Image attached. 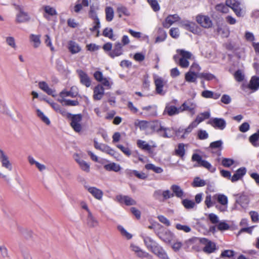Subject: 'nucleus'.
<instances>
[{
    "instance_id": "obj_22",
    "label": "nucleus",
    "mask_w": 259,
    "mask_h": 259,
    "mask_svg": "<svg viewBox=\"0 0 259 259\" xmlns=\"http://www.w3.org/2000/svg\"><path fill=\"white\" fill-rule=\"evenodd\" d=\"M39 88L46 92L49 95H51L53 97H55V91L51 89L48 83L45 81H40L38 83Z\"/></svg>"
},
{
    "instance_id": "obj_32",
    "label": "nucleus",
    "mask_w": 259,
    "mask_h": 259,
    "mask_svg": "<svg viewBox=\"0 0 259 259\" xmlns=\"http://www.w3.org/2000/svg\"><path fill=\"white\" fill-rule=\"evenodd\" d=\"M213 200H217L222 205H227L228 200L227 197L222 194H216L212 196Z\"/></svg>"
},
{
    "instance_id": "obj_33",
    "label": "nucleus",
    "mask_w": 259,
    "mask_h": 259,
    "mask_svg": "<svg viewBox=\"0 0 259 259\" xmlns=\"http://www.w3.org/2000/svg\"><path fill=\"white\" fill-rule=\"evenodd\" d=\"M30 41L34 48H38L41 44L40 35L31 34L29 36Z\"/></svg>"
},
{
    "instance_id": "obj_48",
    "label": "nucleus",
    "mask_w": 259,
    "mask_h": 259,
    "mask_svg": "<svg viewBox=\"0 0 259 259\" xmlns=\"http://www.w3.org/2000/svg\"><path fill=\"white\" fill-rule=\"evenodd\" d=\"M36 113L37 116L47 125H50L51 123L50 120L49 118L46 116L44 113L39 109L36 110Z\"/></svg>"
},
{
    "instance_id": "obj_63",
    "label": "nucleus",
    "mask_w": 259,
    "mask_h": 259,
    "mask_svg": "<svg viewBox=\"0 0 259 259\" xmlns=\"http://www.w3.org/2000/svg\"><path fill=\"white\" fill-rule=\"evenodd\" d=\"M182 203L184 207L187 209L192 208L195 206V203L192 200L184 199L182 201Z\"/></svg>"
},
{
    "instance_id": "obj_30",
    "label": "nucleus",
    "mask_w": 259,
    "mask_h": 259,
    "mask_svg": "<svg viewBox=\"0 0 259 259\" xmlns=\"http://www.w3.org/2000/svg\"><path fill=\"white\" fill-rule=\"evenodd\" d=\"M246 169L244 167H241L239 168L232 177L231 181L232 182L237 181L246 174Z\"/></svg>"
},
{
    "instance_id": "obj_50",
    "label": "nucleus",
    "mask_w": 259,
    "mask_h": 259,
    "mask_svg": "<svg viewBox=\"0 0 259 259\" xmlns=\"http://www.w3.org/2000/svg\"><path fill=\"white\" fill-rule=\"evenodd\" d=\"M234 163L235 161L233 159L228 158H223L221 162L222 165L225 167H229Z\"/></svg>"
},
{
    "instance_id": "obj_23",
    "label": "nucleus",
    "mask_w": 259,
    "mask_h": 259,
    "mask_svg": "<svg viewBox=\"0 0 259 259\" xmlns=\"http://www.w3.org/2000/svg\"><path fill=\"white\" fill-rule=\"evenodd\" d=\"M196 127L197 126L192 122L186 128L183 129L180 128L178 129V130L176 132V135L177 136H180V134L183 133L181 137L184 138L186 135L191 133L193 129Z\"/></svg>"
},
{
    "instance_id": "obj_31",
    "label": "nucleus",
    "mask_w": 259,
    "mask_h": 259,
    "mask_svg": "<svg viewBox=\"0 0 259 259\" xmlns=\"http://www.w3.org/2000/svg\"><path fill=\"white\" fill-rule=\"evenodd\" d=\"M222 144L223 142L221 140H218L215 142H213L210 144L208 149H210L211 150L213 149H218V154L219 155H220L221 153V151L222 149ZM211 152L214 153V152L211 151Z\"/></svg>"
},
{
    "instance_id": "obj_6",
    "label": "nucleus",
    "mask_w": 259,
    "mask_h": 259,
    "mask_svg": "<svg viewBox=\"0 0 259 259\" xmlns=\"http://www.w3.org/2000/svg\"><path fill=\"white\" fill-rule=\"evenodd\" d=\"M81 120L82 115L81 114L73 115L71 118L70 125L74 131L77 133L80 132L82 130Z\"/></svg>"
},
{
    "instance_id": "obj_64",
    "label": "nucleus",
    "mask_w": 259,
    "mask_h": 259,
    "mask_svg": "<svg viewBox=\"0 0 259 259\" xmlns=\"http://www.w3.org/2000/svg\"><path fill=\"white\" fill-rule=\"evenodd\" d=\"M159 34L160 35L156 38V42H162L164 41L166 38L167 34L165 31L162 30H160Z\"/></svg>"
},
{
    "instance_id": "obj_59",
    "label": "nucleus",
    "mask_w": 259,
    "mask_h": 259,
    "mask_svg": "<svg viewBox=\"0 0 259 259\" xmlns=\"http://www.w3.org/2000/svg\"><path fill=\"white\" fill-rule=\"evenodd\" d=\"M103 147L101 151L105 152L111 156H114L115 155V151L110 147L105 144Z\"/></svg>"
},
{
    "instance_id": "obj_40",
    "label": "nucleus",
    "mask_w": 259,
    "mask_h": 259,
    "mask_svg": "<svg viewBox=\"0 0 259 259\" xmlns=\"http://www.w3.org/2000/svg\"><path fill=\"white\" fill-rule=\"evenodd\" d=\"M137 145L139 148L143 150L150 151L151 150V146L145 141L138 140L137 141Z\"/></svg>"
},
{
    "instance_id": "obj_27",
    "label": "nucleus",
    "mask_w": 259,
    "mask_h": 259,
    "mask_svg": "<svg viewBox=\"0 0 259 259\" xmlns=\"http://www.w3.org/2000/svg\"><path fill=\"white\" fill-rule=\"evenodd\" d=\"M117 198L120 202L124 203L126 205H134L137 203L134 199L128 196H119Z\"/></svg>"
},
{
    "instance_id": "obj_9",
    "label": "nucleus",
    "mask_w": 259,
    "mask_h": 259,
    "mask_svg": "<svg viewBox=\"0 0 259 259\" xmlns=\"http://www.w3.org/2000/svg\"><path fill=\"white\" fill-rule=\"evenodd\" d=\"M207 123L211 125L213 127L221 130H224L226 125V121L221 118H211L207 122Z\"/></svg>"
},
{
    "instance_id": "obj_47",
    "label": "nucleus",
    "mask_w": 259,
    "mask_h": 259,
    "mask_svg": "<svg viewBox=\"0 0 259 259\" xmlns=\"http://www.w3.org/2000/svg\"><path fill=\"white\" fill-rule=\"evenodd\" d=\"M145 167L148 170H152L157 174H161L163 172V169L161 167L156 166L153 164H147Z\"/></svg>"
},
{
    "instance_id": "obj_39",
    "label": "nucleus",
    "mask_w": 259,
    "mask_h": 259,
    "mask_svg": "<svg viewBox=\"0 0 259 259\" xmlns=\"http://www.w3.org/2000/svg\"><path fill=\"white\" fill-rule=\"evenodd\" d=\"M236 202L239 203L242 207H246L249 202V198L245 195H241L239 196Z\"/></svg>"
},
{
    "instance_id": "obj_11",
    "label": "nucleus",
    "mask_w": 259,
    "mask_h": 259,
    "mask_svg": "<svg viewBox=\"0 0 259 259\" xmlns=\"http://www.w3.org/2000/svg\"><path fill=\"white\" fill-rule=\"evenodd\" d=\"M154 79L156 93L158 94L163 95L165 93L163 92L162 88L166 83L167 81L158 76H155Z\"/></svg>"
},
{
    "instance_id": "obj_29",
    "label": "nucleus",
    "mask_w": 259,
    "mask_h": 259,
    "mask_svg": "<svg viewBox=\"0 0 259 259\" xmlns=\"http://www.w3.org/2000/svg\"><path fill=\"white\" fill-rule=\"evenodd\" d=\"M210 117V113L209 112H205L198 114L195 120L192 122L196 126L203 120L206 119H208Z\"/></svg>"
},
{
    "instance_id": "obj_46",
    "label": "nucleus",
    "mask_w": 259,
    "mask_h": 259,
    "mask_svg": "<svg viewBox=\"0 0 259 259\" xmlns=\"http://www.w3.org/2000/svg\"><path fill=\"white\" fill-rule=\"evenodd\" d=\"M51 107L57 112L60 113L63 116H66L68 114L64 109L62 108L59 105H58V104H57L56 103L52 102L51 103Z\"/></svg>"
},
{
    "instance_id": "obj_18",
    "label": "nucleus",
    "mask_w": 259,
    "mask_h": 259,
    "mask_svg": "<svg viewBox=\"0 0 259 259\" xmlns=\"http://www.w3.org/2000/svg\"><path fill=\"white\" fill-rule=\"evenodd\" d=\"M196 20L203 27L209 28L212 26V22L207 16L203 15L198 16L196 17Z\"/></svg>"
},
{
    "instance_id": "obj_28",
    "label": "nucleus",
    "mask_w": 259,
    "mask_h": 259,
    "mask_svg": "<svg viewBox=\"0 0 259 259\" xmlns=\"http://www.w3.org/2000/svg\"><path fill=\"white\" fill-rule=\"evenodd\" d=\"M170 189L172 191L174 196L181 198L184 197V192L179 186L172 185L170 187Z\"/></svg>"
},
{
    "instance_id": "obj_44",
    "label": "nucleus",
    "mask_w": 259,
    "mask_h": 259,
    "mask_svg": "<svg viewBox=\"0 0 259 259\" xmlns=\"http://www.w3.org/2000/svg\"><path fill=\"white\" fill-rule=\"evenodd\" d=\"M201 96L205 98L217 99L220 97V94H214L212 91L205 90L202 92Z\"/></svg>"
},
{
    "instance_id": "obj_35",
    "label": "nucleus",
    "mask_w": 259,
    "mask_h": 259,
    "mask_svg": "<svg viewBox=\"0 0 259 259\" xmlns=\"http://www.w3.org/2000/svg\"><path fill=\"white\" fill-rule=\"evenodd\" d=\"M155 131L157 132L163 131V134L162 135V137L164 138H170L172 136L171 130L169 128H166L164 126L159 125L158 127H155Z\"/></svg>"
},
{
    "instance_id": "obj_51",
    "label": "nucleus",
    "mask_w": 259,
    "mask_h": 259,
    "mask_svg": "<svg viewBox=\"0 0 259 259\" xmlns=\"http://www.w3.org/2000/svg\"><path fill=\"white\" fill-rule=\"evenodd\" d=\"M205 185V181L199 177L195 178L192 184L194 187H203Z\"/></svg>"
},
{
    "instance_id": "obj_3",
    "label": "nucleus",
    "mask_w": 259,
    "mask_h": 259,
    "mask_svg": "<svg viewBox=\"0 0 259 259\" xmlns=\"http://www.w3.org/2000/svg\"><path fill=\"white\" fill-rule=\"evenodd\" d=\"M192 160L196 161L198 163L197 165H195V166H202L211 172H214L215 170V168L212 167L211 164L207 161L203 160L201 156L198 154H194L192 157Z\"/></svg>"
},
{
    "instance_id": "obj_42",
    "label": "nucleus",
    "mask_w": 259,
    "mask_h": 259,
    "mask_svg": "<svg viewBox=\"0 0 259 259\" xmlns=\"http://www.w3.org/2000/svg\"><path fill=\"white\" fill-rule=\"evenodd\" d=\"M249 142L254 147L259 146V130L249 137Z\"/></svg>"
},
{
    "instance_id": "obj_41",
    "label": "nucleus",
    "mask_w": 259,
    "mask_h": 259,
    "mask_svg": "<svg viewBox=\"0 0 259 259\" xmlns=\"http://www.w3.org/2000/svg\"><path fill=\"white\" fill-rule=\"evenodd\" d=\"M58 101L63 105L75 106L79 105V103L77 100H66L65 99H58Z\"/></svg>"
},
{
    "instance_id": "obj_62",
    "label": "nucleus",
    "mask_w": 259,
    "mask_h": 259,
    "mask_svg": "<svg viewBox=\"0 0 259 259\" xmlns=\"http://www.w3.org/2000/svg\"><path fill=\"white\" fill-rule=\"evenodd\" d=\"M118 229L122 235L125 237L126 239H130L132 238V235L128 233L122 226H118Z\"/></svg>"
},
{
    "instance_id": "obj_8",
    "label": "nucleus",
    "mask_w": 259,
    "mask_h": 259,
    "mask_svg": "<svg viewBox=\"0 0 259 259\" xmlns=\"http://www.w3.org/2000/svg\"><path fill=\"white\" fill-rule=\"evenodd\" d=\"M0 162L3 167L7 169L8 171L12 170V164L8 156L1 150H0Z\"/></svg>"
},
{
    "instance_id": "obj_10",
    "label": "nucleus",
    "mask_w": 259,
    "mask_h": 259,
    "mask_svg": "<svg viewBox=\"0 0 259 259\" xmlns=\"http://www.w3.org/2000/svg\"><path fill=\"white\" fill-rule=\"evenodd\" d=\"M158 237L166 243H170L175 237L174 234L170 231L164 230L157 234Z\"/></svg>"
},
{
    "instance_id": "obj_60",
    "label": "nucleus",
    "mask_w": 259,
    "mask_h": 259,
    "mask_svg": "<svg viewBox=\"0 0 259 259\" xmlns=\"http://www.w3.org/2000/svg\"><path fill=\"white\" fill-rule=\"evenodd\" d=\"M234 76L236 80L238 82L243 81L244 78V75L240 70L236 71L234 74Z\"/></svg>"
},
{
    "instance_id": "obj_17",
    "label": "nucleus",
    "mask_w": 259,
    "mask_h": 259,
    "mask_svg": "<svg viewBox=\"0 0 259 259\" xmlns=\"http://www.w3.org/2000/svg\"><path fill=\"white\" fill-rule=\"evenodd\" d=\"M180 113V107L177 108L174 105H170L169 104L166 105L164 110L163 111V115H168L169 116H172Z\"/></svg>"
},
{
    "instance_id": "obj_58",
    "label": "nucleus",
    "mask_w": 259,
    "mask_h": 259,
    "mask_svg": "<svg viewBox=\"0 0 259 259\" xmlns=\"http://www.w3.org/2000/svg\"><path fill=\"white\" fill-rule=\"evenodd\" d=\"M176 228L177 230L183 231L186 233H189L191 231V228L187 225H183L180 224H177Z\"/></svg>"
},
{
    "instance_id": "obj_37",
    "label": "nucleus",
    "mask_w": 259,
    "mask_h": 259,
    "mask_svg": "<svg viewBox=\"0 0 259 259\" xmlns=\"http://www.w3.org/2000/svg\"><path fill=\"white\" fill-rule=\"evenodd\" d=\"M198 73L192 72L190 71L185 74V80L189 82H195L197 77H198Z\"/></svg>"
},
{
    "instance_id": "obj_7",
    "label": "nucleus",
    "mask_w": 259,
    "mask_h": 259,
    "mask_svg": "<svg viewBox=\"0 0 259 259\" xmlns=\"http://www.w3.org/2000/svg\"><path fill=\"white\" fill-rule=\"evenodd\" d=\"M142 111L139 113L140 115L148 117H154L157 114V106L155 105L144 106L142 108Z\"/></svg>"
},
{
    "instance_id": "obj_49",
    "label": "nucleus",
    "mask_w": 259,
    "mask_h": 259,
    "mask_svg": "<svg viewBox=\"0 0 259 259\" xmlns=\"http://www.w3.org/2000/svg\"><path fill=\"white\" fill-rule=\"evenodd\" d=\"M77 95V93H75L74 92H72L71 91H67L66 90L62 91L60 93V99H65V97H75Z\"/></svg>"
},
{
    "instance_id": "obj_16",
    "label": "nucleus",
    "mask_w": 259,
    "mask_h": 259,
    "mask_svg": "<svg viewBox=\"0 0 259 259\" xmlns=\"http://www.w3.org/2000/svg\"><path fill=\"white\" fill-rule=\"evenodd\" d=\"M104 95V88L101 84L96 85L93 91V99L95 101L101 100Z\"/></svg>"
},
{
    "instance_id": "obj_1",
    "label": "nucleus",
    "mask_w": 259,
    "mask_h": 259,
    "mask_svg": "<svg viewBox=\"0 0 259 259\" xmlns=\"http://www.w3.org/2000/svg\"><path fill=\"white\" fill-rule=\"evenodd\" d=\"M145 245L152 253L160 259H169L167 254L158 243L149 236H143Z\"/></svg>"
},
{
    "instance_id": "obj_52",
    "label": "nucleus",
    "mask_w": 259,
    "mask_h": 259,
    "mask_svg": "<svg viewBox=\"0 0 259 259\" xmlns=\"http://www.w3.org/2000/svg\"><path fill=\"white\" fill-rule=\"evenodd\" d=\"M44 42L46 46L50 48L51 51L54 52L55 51L51 38L48 34H46L44 36Z\"/></svg>"
},
{
    "instance_id": "obj_12",
    "label": "nucleus",
    "mask_w": 259,
    "mask_h": 259,
    "mask_svg": "<svg viewBox=\"0 0 259 259\" xmlns=\"http://www.w3.org/2000/svg\"><path fill=\"white\" fill-rule=\"evenodd\" d=\"M76 72L79 77L81 83L87 88L90 87L91 85V79L87 73L80 69L77 70Z\"/></svg>"
},
{
    "instance_id": "obj_38",
    "label": "nucleus",
    "mask_w": 259,
    "mask_h": 259,
    "mask_svg": "<svg viewBox=\"0 0 259 259\" xmlns=\"http://www.w3.org/2000/svg\"><path fill=\"white\" fill-rule=\"evenodd\" d=\"M249 88L251 90L256 91L259 88V77L253 76L248 85Z\"/></svg>"
},
{
    "instance_id": "obj_21",
    "label": "nucleus",
    "mask_w": 259,
    "mask_h": 259,
    "mask_svg": "<svg viewBox=\"0 0 259 259\" xmlns=\"http://www.w3.org/2000/svg\"><path fill=\"white\" fill-rule=\"evenodd\" d=\"M180 19V17L177 14L170 15L168 16L164 22L163 23L164 27L168 28L175 22L178 21Z\"/></svg>"
},
{
    "instance_id": "obj_2",
    "label": "nucleus",
    "mask_w": 259,
    "mask_h": 259,
    "mask_svg": "<svg viewBox=\"0 0 259 259\" xmlns=\"http://www.w3.org/2000/svg\"><path fill=\"white\" fill-rule=\"evenodd\" d=\"M177 52L179 54L180 58H179L176 55L174 56V59L177 61L179 60V65L183 68H187L189 65V60L192 58V54L190 52L183 50H178Z\"/></svg>"
},
{
    "instance_id": "obj_34",
    "label": "nucleus",
    "mask_w": 259,
    "mask_h": 259,
    "mask_svg": "<svg viewBox=\"0 0 259 259\" xmlns=\"http://www.w3.org/2000/svg\"><path fill=\"white\" fill-rule=\"evenodd\" d=\"M68 50L72 54H76L79 52L81 48L75 41L70 40L68 42Z\"/></svg>"
},
{
    "instance_id": "obj_20",
    "label": "nucleus",
    "mask_w": 259,
    "mask_h": 259,
    "mask_svg": "<svg viewBox=\"0 0 259 259\" xmlns=\"http://www.w3.org/2000/svg\"><path fill=\"white\" fill-rule=\"evenodd\" d=\"M27 160L30 165H34L40 172H42L47 169V166L45 164L36 161L32 156L29 155L27 157Z\"/></svg>"
},
{
    "instance_id": "obj_55",
    "label": "nucleus",
    "mask_w": 259,
    "mask_h": 259,
    "mask_svg": "<svg viewBox=\"0 0 259 259\" xmlns=\"http://www.w3.org/2000/svg\"><path fill=\"white\" fill-rule=\"evenodd\" d=\"M185 145L183 143L179 144L178 145V148L176 149V155L183 157L185 155V150L184 148Z\"/></svg>"
},
{
    "instance_id": "obj_54",
    "label": "nucleus",
    "mask_w": 259,
    "mask_h": 259,
    "mask_svg": "<svg viewBox=\"0 0 259 259\" xmlns=\"http://www.w3.org/2000/svg\"><path fill=\"white\" fill-rule=\"evenodd\" d=\"M6 42L7 44L11 48L16 49L17 45L16 44L15 39L13 36H8L6 38Z\"/></svg>"
},
{
    "instance_id": "obj_56",
    "label": "nucleus",
    "mask_w": 259,
    "mask_h": 259,
    "mask_svg": "<svg viewBox=\"0 0 259 259\" xmlns=\"http://www.w3.org/2000/svg\"><path fill=\"white\" fill-rule=\"evenodd\" d=\"M117 11L118 13L119 16L120 17H121L122 15H124L127 16L130 15V13L127 10V9L123 6L118 7L117 9Z\"/></svg>"
},
{
    "instance_id": "obj_45",
    "label": "nucleus",
    "mask_w": 259,
    "mask_h": 259,
    "mask_svg": "<svg viewBox=\"0 0 259 259\" xmlns=\"http://www.w3.org/2000/svg\"><path fill=\"white\" fill-rule=\"evenodd\" d=\"M106 19L107 21H111L114 18V10L111 7H107L105 10Z\"/></svg>"
},
{
    "instance_id": "obj_25",
    "label": "nucleus",
    "mask_w": 259,
    "mask_h": 259,
    "mask_svg": "<svg viewBox=\"0 0 259 259\" xmlns=\"http://www.w3.org/2000/svg\"><path fill=\"white\" fill-rule=\"evenodd\" d=\"M196 104L190 101L185 102L181 107H180V112L188 110L193 112L196 108Z\"/></svg>"
},
{
    "instance_id": "obj_43",
    "label": "nucleus",
    "mask_w": 259,
    "mask_h": 259,
    "mask_svg": "<svg viewBox=\"0 0 259 259\" xmlns=\"http://www.w3.org/2000/svg\"><path fill=\"white\" fill-rule=\"evenodd\" d=\"M158 124H159V123L158 122L149 123L146 121H142L140 122V128L141 129H144L149 126L151 128L154 130L156 127H158Z\"/></svg>"
},
{
    "instance_id": "obj_13",
    "label": "nucleus",
    "mask_w": 259,
    "mask_h": 259,
    "mask_svg": "<svg viewBox=\"0 0 259 259\" xmlns=\"http://www.w3.org/2000/svg\"><path fill=\"white\" fill-rule=\"evenodd\" d=\"M75 161L78 163L80 168L86 172L90 171V165L81 158L78 154H74L73 156Z\"/></svg>"
},
{
    "instance_id": "obj_24",
    "label": "nucleus",
    "mask_w": 259,
    "mask_h": 259,
    "mask_svg": "<svg viewBox=\"0 0 259 259\" xmlns=\"http://www.w3.org/2000/svg\"><path fill=\"white\" fill-rule=\"evenodd\" d=\"M89 2L88 0H77L73 7V11L76 13H78L82 10L83 7H88Z\"/></svg>"
},
{
    "instance_id": "obj_19",
    "label": "nucleus",
    "mask_w": 259,
    "mask_h": 259,
    "mask_svg": "<svg viewBox=\"0 0 259 259\" xmlns=\"http://www.w3.org/2000/svg\"><path fill=\"white\" fill-rule=\"evenodd\" d=\"M30 19L31 17L27 13L20 10L16 15V22L18 23H26Z\"/></svg>"
},
{
    "instance_id": "obj_15",
    "label": "nucleus",
    "mask_w": 259,
    "mask_h": 259,
    "mask_svg": "<svg viewBox=\"0 0 259 259\" xmlns=\"http://www.w3.org/2000/svg\"><path fill=\"white\" fill-rule=\"evenodd\" d=\"M86 224L90 228H95L99 226V222L92 212L87 214Z\"/></svg>"
},
{
    "instance_id": "obj_5",
    "label": "nucleus",
    "mask_w": 259,
    "mask_h": 259,
    "mask_svg": "<svg viewBox=\"0 0 259 259\" xmlns=\"http://www.w3.org/2000/svg\"><path fill=\"white\" fill-rule=\"evenodd\" d=\"M199 244L204 246L203 251L206 253L213 252L216 249L215 243L206 238H200Z\"/></svg>"
},
{
    "instance_id": "obj_53",
    "label": "nucleus",
    "mask_w": 259,
    "mask_h": 259,
    "mask_svg": "<svg viewBox=\"0 0 259 259\" xmlns=\"http://www.w3.org/2000/svg\"><path fill=\"white\" fill-rule=\"evenodd\" d=\"M103 35L111 39L115 40V38H114L113 31L111 28L107 27L105 28L103 32Z\"/></svg>"
},
{
    "instance_id": "obj_26",
    "label": "nucleus",
    "mask_w": 259,
    "mask_h": 259,
    "mask_svg": "<svg viewBox=\"0 0 259 259\" xmlns=\"http://www.w3.org/2000/svg\"><path fill=\"white\" fill-rule=\"evenodd\" d=\"M122 46L120 42L115 43L114 49L109 53V55L112 58L119 56L122 54Z\"/></svg>"
},
{
    "instance_id": "obj_4",
    "label": "nucleus",
    "mask_w": 259,
    "mask_h": 259,
    "mask_svg": "<svg viewBox=\"0 0 259 259\" xmlns=\"http://www.w3.org/2000/svg\"><path fill=\"white\" fill-rule=\"evenodd\" d=\"M226 5L231 8L238 17L243 16L241 3L239 0H226Z\"/></svg>"
},
{
    "instance_id": "obj_14",
    "label": "nucleus",
    "mask_w": 259,
    "mask_h": 259,
    "mask_svg": "<svg viewBox=\"0 0 259 259\" xmlns=\"http://www.w3.org/2000/svg\"><path fill=\"white\" fill-rule=\"evenodd\" d=\"M85 189L96 199L101 200L103 196V191L95 187L84 186Z\"/></svg>"
},
{
    "instance_id": "obj_36",
    "label": "nucleus",
    "mask_w": 259,
    "mask_h": 259,
    "mask_svg": "<svg viewBox=\"0 0 259 259\" xmlns=\"http://www.w3.org/2000/svg\"><path fill=\"white\" fill-rule=\"evenodd\" d=\"M104 168L108 171H113L118 172L121 169L120 166L114 162L106 164L104 166Z\"/></svg>"
},
{
    "instance_id": "obj_61",
    "label": "nucleus",
    "mask_w": 259,
    "mask_h": 259,
    "mask_svg": "<svg viewBox=\"0 0 259 259\" xmlns=\"http://www.w3.org/2000/svg\"><path fill=\"white\" fill-rule=\"evenodd\" d=\"M148 2L154 11H158L160 10L159 5L156 0H148Z\"/></svg>"
},
{
    "instance_id": "obj_57",
    "label": "nucleus",
    "mask_w": 259,
    "mask_h": 259,
    "mask_svg": "<svg viewBox=\"0 0 259 259\" xmlns=\"http://www.w3.org/2000/svg\"><path fill=\"white\" fill-rule=\"evenodd\" d=\"M226 5L221 4L216 6L215 9L217 11L221 12L223 13H228L229 12V9Z\"/></svg>"
}]
</instances>
